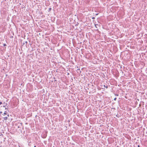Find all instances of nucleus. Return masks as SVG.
I'll return each instance as SVG.
<instances>
[{"mask_svg":"<svg viewBox=\"0 0 147 147\" xmlns=\"http://www.w3.org/2000/svg\"><path fill=\"white\" fill-rule=\"evenodd\" d=\"M47 132L45 131L43 132L42 134V137L43 138H45L47 136Z\"/></svg>","mask_w":147,"mask_h":147,"instance_id":"nucleus-1","label":"nucleus"},{"mask_svg":"<svg viewBox=\"0 0 147 147\" xmlns=\"http://www.w3.org/2000/svg\"><path fill=\"white\" fill-rule=\"evenodd\" d=\"M7 111H5L4 113H3L2 115H7Z\"/></svg>","mask_w":147,"mask_h":147,"instance_id":"nucleus-2","label":"nucleus"},{"mask_svg":"<svg viewBox=\"0 0 147 147\" xmlns=\"http://www.w3.org/2000/svg\"><path fill=\"white\" fill-rule=\"evenodd\" d=\"M77 71L79 73H80L81 72V71L80 70V69H77Z\"/></svg>","mask_w":147,"mask_h":147,"instance_id":"nucleus-3","label":"nucleus"},{"mask_svg":"<svg viewBox=\"0 0 147 147\" xmlns=\"http://www.w3.org/2000/svg\"><path fill=\"white\" fill-rule=\"evenodd\" d=\"M3 118L4 119V120H7L8 119V117H3Z\"/></svg>","mask_w":147,"mask_h":147,"instance_id":"nucleus-4","label":"nucleus"},{"mask_svg":"<svg viewBox=\"0 0 147 147\" xmlns=\"http://www.w3.org/2000/svg\"><path fill=\"white\" fill-rule=\"evenodd\" d=\"M51 9H52L51 8H49V9L48 11L50 12L51 11Z\"/></svg>","mask_w":147,"mask_h":147,"instance_id":"nucleus-5","label":"nucleus"},{"mask_svg":"<svg viewBox=\"0 0 147 147\" xmlns=\"http://www.w3.org/2000/svg\"><path fill=\"white\" fill-rule=\"evenodd\" d=\"M7 103H6L5 104V105H3V107H5L6 106H7Z\"/></svg>","mask_w":147,"mask_h":147,"instance_id":"nucleus-6","label":"nucleus"},{"mask_svg":"<svg viewBox=\"0 0 147 147\" xmlns=\"http://www.w3.org/2000/svg\"><path fill=\"white\" fill-rule=\"evenodd\" d=\"M116 116L117 117H119V115H116Z\"/></svg>","mask_w":147,"mask_h":147,"instance_id":"nucleus-7","label":"nucleus"},{"mask_svg":"<svg viewBox=\"0 0 147 147\" xmlns=\"http://www.w3.org/2000/svg\"><path fill=\"white\" fill-rule=\"evenodd\" d=\"M104 87H105V88H108V86H105V85H104Z\"/></svg>","mask_w":147,"mask_h":147,"instance_id":"nucleus-8","label":"nucleus"},{"mask_svg":"<svg viewBox=\"0 0 147 147\" xmlns=\"http://www.w3.org/2000/svg\"><path fill=\"white\" fill-rule=\"evenodd\" d=\"M117 99V98H115L114 99V100H116Z\"/></svg>","mask_w":147,"mask_h":147,"instance_id":"nucleus-9","label":"nucleus"},{"mask_svg":"<svg viewBox=\"0 0 147 147\" xmlns=\"http://www.w3.org/2000/svg\"><path fill=\"white\" fill-rule=\"evenodd\" d=\"M92 19H93V20H94V19H95V17H92Z\"/></svg>","mask_w":147,"mask_h":147,"instance_id":"nucleus-10","label":"nucleus"},{"mask_svg":"<svg viewBox=\"0 0 147 147\" xmlns=\"http://www.w3.org/2000/svg\"><path fill=\"white\" fill-rule=\"evenodd\" d=\"M2 102H0V105L2 104Z\"/></svg>","mask_w":147,"mask_h":147,"instance_id":"nucleus-11","label":"nucleus"},{"mask_svg":"<svg viewBox=\"0 0 147 147\" xmlns=\"http://www.w3.org/2000/svg\"><path fill=\"white\" fill-rule=\"evenodd\" d=\"M8 108H5V109H7V110H8Z\"/></svg>","mask_w":147,"mask_h":147,"instance_id":"nucleus-12","label":"nucleus"},{"mask_svg":"<svg viewBox=\"0 0 147 147\" xmlns=\"http://www.w3.org/2000/svg\"><path fill=\"white\" fill-rule=\"evenodd\" d=\"M78 24H76L75 25V26H78Z\"/></svg>","mask_w":147,"mask_h":147,"instance_id":"nucleus-13","label":"nucleus"},{"mask_svg":"<svg viewBox=\"0 0 147 147\" xmlns=\"http://www.w3.org/2000/svg\"><path fill=\"white\" fill-rule=\"evenodd\" d=\"M4 46H6V45L5 44L4 45Z\"/></svg>","mask_w":147,"mask_h":147,"instance_id":"nucleus-14","label":"nucleus"},{"mask_svg":"<svg viewBox=\"0 0 147 147\" xmlns=\"http://www.w3.org/2000/svg\"><path fill=\"white\" fill-rule=\"evenodd\" d=\"M115 96H118V94H115Z\"/></svg>","mask_w":147,"mask_h":147,"instance_id":"nucleus-15","label":"nucleus"},{"mask_svg":"<svg viewBox=\"0 0 147 147\" xmlns=\"http://www.w3.org/2000/svg\"><path fill=\"white\" fill-rule=\"evenodd\" d=\"M2 113V111H1V112H0V113Z\"/></svg>","mask_w":147,"mask_h":147,"instance_id":"nucleus-16","label":"nucleus"},{"mask_svg":"<svg viewBox=\"0 0 147 147\" xmlns=\"http://www.w3.org/2000/svg\"><path fill=\"white\" fill-rule=\"evenodd\" d=\"M98 14V13H96V15H97Z\"/></svg>","mask_w":147,"mask_h":147,"instance_id":"nucleus-17","label":"nucleus"},{"mask_svg":"<svg viewBox=\"0 0 147 147\" xmlns=\"http://www.w3.org/2000/svg\"><path fill=\"white\" fill-rule=\"evenodd\" d=\"M7 115V116H8V117H9V115L8 114V115Z\"/></svg>","mask_w":147,"mask_h":147,"instance_id":"nucleus-18","label":"nucleus"},{"mask_svg":"<svg viewBox=\"0 0 147 147\" xmlns=\"http://www.w3.org/2000/svg\"><path fill=\"white\" fill-rule=\"evenodd\" d=\"M10 38H13V36H12L11 37H10Z\"/></svg>","mask_w":147,"mask_h":147,"instance_id":"nucleus-19","label":"nucleus"},{"mask_svg":"<svg viewBox=\"0 0 147 147\" xmlns=\"http://www.w3.org/2000/svg\"><path fill=\"white\" fill-rule=\"evenodd\" d=\"M138 147H140V146H139V145H138Z\"/></svg>","mask_w":147,"mask_h":147,"instance_id":"nucleus-20","label":"nucleus"},{"mask_svg":"<svg viewBox=\"0 0 147 147\" xmlns=\"http://www.w3.org/2000/svg\"><path fill=\"white\" fill-rule=\"evenodd\" d=\"M34 147H36V146H34Z\"/></svg>","mask_w":147,"mask_h":147,"instance_id":"nucleus-21","label":"nucleus"},{"mask_svg":"<svg viewBox=\"0 0 147 147\" xmlns=\"http://www.w3.org/2000/svg\"><path fill=\"white\" fill-rule=\"evenodd\" d=\"M26 43H27V42H26Z\"/></svg>","mask_w":147,"mask_h":147,"instance_id":"nucleus-22","label":"nucleus"}]
</instances>
